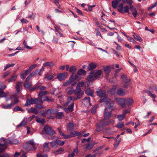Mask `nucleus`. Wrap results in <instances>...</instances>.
I'll use <instances>...</instances> for the list:
<instances>
[{
    "instance_id": "20e7f679",
    "label": "nucleus",
    "mask_w": 157,
    "mask_h": 157,
    "mask_svg": "<svg viewBox=\"0 0 157 157\" xmlns=\"http://www.w3.org/2000/svg\"><path fill=\"white\" fill-rule=\"evenodd\" d=\"M113 122H114V121L112 120H110L107 121H106L105 120H103L100 121L98 125V126L97 132H99L101 130V129L99 128L100 127L102 128L104 126L108 125L111 123Z\"/></svg>"
},
{
    "instance_id": "393cba45",
    "label": "nucleus",
    "mask_w": 157,
    "mask_h": 157,
    "mask_svg": "<svg viewBox=\"0 0 157 157\" xmlns=\"http://www.w3.org/2000/svg\"><path fill=\"white\" fill-rule=\"evenodd\" d=\"M29 72L27 70L24 71L20 75V76L21 78L24 79L26 76L28 75Z\"/></svg>"
},
{
    "instance_id": "423d86ee",
    "label": "nucleus",
    "mask_w": 157,
    "mask_h": 157,
    "mask_svg": "<svg viewBox=\"0 0 157 157\" xmlns=\"http://www.w3.org/2000/svg\"><path fill=\"white\" fill-rule=\"evenodd\" d=\"M58 130L59 132L60 135L63 136V138L65 139H67L71 137H74L75 136V131L71 132L70 133V135H66L59 128H58Z\"/></svg>"
},
{
    "instance_id": "c03bdc74",
    "label": "nucleus",
    "mask_w": 157,
    "mask_h": 157,
    "mask_svg": "<svg viewBox=\"0 0 157 157\" xmlns=\"http://www.w3.org/2000/svg\"><path fill=\"white\" fill-rule=\"evenodd\" d=\"M84 82H81L78 83L76 88L81 89L80 87L83 86L84 84Z\"/></svg>"
},
{
    "instance_id": "5fc2aeb1",
    "label": "nucleus",
    "mask_w": 157,
    "mask_h": 157,
    "mask_svg": "<svg viewBox=\"0 0 157 157\" xmlns=\"http://www.w3.org/2000/svg\"><path fill=\"white\" fill-rule=\"evenodd\" d=\"M24 87L26 88L29 89L32 86V84L28 82L24 84Z\"/></svg>"
},
{
    "instance_id": "4d7b16f0",
    "label": "nucleus",
    "mask_w": 157,
    "mask_h": 157,
    "mask_svg": "<svg viewBox=\"0 0 157 157\" xmlns=\"http://www.w3.org/2000/svg\"><path fill=\"white\" fill-rule=\"evenodd\" d=\"M36 64L33 65L32 66H30L29 68V69L27 70L30 73L33 68H34L36 67Z\"/></svg>"
},
{
    "instance_id": "2eb2a0df",
    "label": "nucleus",
    "mask_w": 157,
    "mask_h": 157,
    "mask_svg": "<svg viewBox=\"0 0 157 157\" xmlns=\"http://www.w3.org/2000/svg\"><path fill=\"white\" fill-rule=\"evenodd\" d=\"M3 141H4V144H0V153L4 151L7 147L6 145V144H7V141L4 139H3Z\"/></svg>"
},
{
    "instance_id": "0e129e2a",
    "label": "nucleus",
    "mask_w": 157,
    "mask_h": 157,
    "mask_svg": "<svg viewBox=\"0 0 157 157\" xmlns=\"http://www.w3.org/2000/svg\"><path fill=\"white\" fill-rule=\"evenodd\" d=\"M74 103H72L71 105L67 108L70 111H72L73 109Z\"/></svg>"
},
{
    "instance_id": "680f3d73",
    "label": "nucleus",
    "mask_w": 157,
    "mask_h": 157,
    "mask_svg": "<svg viewBox=\"0 0 157 157\" xmlns=\"http://www.w3.org/2000/svg\"><path fill=\"white\" fill-rule=\"evenodd\" d=\"M23 44L25 46V48H26L27 49L30 50L32 49V47L28 46L26 42L25 41H23Z\"/></svg>"
},
{
    "instance_id": "774afa93",
    "label": "nucleus",
    "mask_w": 157,
    "mask_h": 157,
    "mask_svg": "<svg viewBox=\"0 0 157 157\" xmlns=\"http://www.w3.org/2000/svg\"><path fill=\"white\" fill-rule=\"evenodd\" d=\"M21 21L22 23H27L29 22V21L27 20L24 18H22L21 19Z\"/></svg>"
},
{
    "instance_id": "6e6552de",
    "label": "nucleus",
    "mask_w": 157,
    "mask_h": 157,
    "mask_svg": "<svg viewBox=\"0 0 157 157\" xmlns=\"http://www.w3.org/2000/svg\"><path fill=\"white\" fill-rule=\"evenodd\" d=\"M45 132L50 135H52L55 133V132L48 125H45L44 128Z\"/></svg>"
},
{
    "instance_id": "5701e85b",
    "label": "nucleus",
    "mask_w": 157,
    "mask_h": 157,
    "mask_svg": "<svg viewBox=\"0 0 157 157\" xmlns=\"http://www.w3.org/2000/svg\"><path fill=\"white\" fill-rule=\"evenodd\" d=\"M125 93V90L121 88L118 89L117 91V94L119 95L123 96Z\"/></svg>"
},
{
    "instance_id": "de8ad7c7",
    "label": "nucleus",
    "mask_w": 157,
    "mask_h": 157,
    "mask_svg": "<svg viewBox=\"0 0 157 157\" xmlns=\"http://www.w3.org/2000/svg\"><path fill=\"white\" fill-rule=\"evenodd\" d=\"M57 144L60 146H63L65 142L64 141L61 140H56V141Z\"/></svg>"
},
{
    "instance_id": "e433bc0d",
    "label": "nucleus",
    "mask_w": 157,
    "mask_h": 157,
    "mask_svg": "<svg viewBox=\"0 0 157 157\" xmlns=\"http://www.w3.org/2000/svg\"><path fill=\"white\" fill-rule=\"evenodd\" d=\"M17 76L18 75L16 74H14L12 75L9 79L8 80L9 82H10L15 80L16 79Z\"/></svg>"
},
{
    "instance_id": "a18cd8bd",
    "label": "nucleus",
    "mask_w": 157,
    "mask_h": 157,
    "mask_svg": "<svg viewBox=\"0 0 157 157\" xmlns=\"http://www.w3.org/2000/svg\"><path fill=\"white\" fill-rule=\"evenodd\" d=\"M6 94L4 92L1 88H0V97L1 98L6 97Z\"/></svg>"
},
{
    "instance_id": "052dcab7",
    "label": "nucleus",
    "mask_w": 157,
    "mask_h": 157,
    "mask_svg": "<svg viewBox=\"0 0 157 157\" xmlns=\"http://www.w3.org/2000/svg\"><path fill=\"white\" fill-rule=\"evenodd\" d=\"M54 27L55 29V31L57 32V33L60 32V31L61 30L60 27L59 26L55 25Z\"/></svg>"
},
{
    "instance_id": "6e6d98bb",
    "label": "nucleus",
    "mask_w": 157,
    "mask_h": 157,
    "mask_svg": "<svg viewBox=\"0 0 157 157\" xmlns=\"http://www.w3.org/2000/svg\"><path fill=\"white\" fill-rule=\"evenodd\" d=\"M112 6L114 9H116L117 8V7L118 4L117 2L116 1H112Z\"/></svg>"
},
{
    "instance_id": "338daca9",
    "label": "nucleus",
    "mask_w": 157,
    "mask_h": 157,
    "mask_svg": "<svg viewBox=\"0 0 157 157\" xmlns=\"http://www.w3.org/2000/svg\"><path fill=\"white\" fill-rule=\"evenodd\" d=\"M95 31H96V34L97 36L99 35L100 36H101V37H102V36L101 34V33L99 31V30L98 29H95Z\"/></svg>"
},
{
    "instance_id": "8fccbe9b",
    "label": "nucleus",
    "mask_w": 157,
    "mask_h": 157,
    "mask_svg": "<svg viewBox=\"0 0 157 157\" xmlns=\"http://www.w3.org/2000/svg\"><path fill=\"white\" fill-rule=\"evenodd\" d=\"M50 144L51 147L53 148H56L57 147V146L56 145V143L55 141H53L50 143Z\"/></svg>"
},
{
    "instance_id": "09e8293b",
    "label": "nucleus",
    "mask_w": 157,
    "mask_h": 157,
    "mask_svg": "<svg viewBox=\"0 0 157 157\" xmlns=\"http://www.w3.org/2000/svg\"><path fill=\"white\" fill-rule=\"evenodd\" d=\"M116 88L115 86H113L110 90L109 92L111 95H114L115 92Z\"/></svg>"
},
{
    "instance_id": "bb28decb",
    "label": "nucleus",
    "mask_w": 157,
    "mask_h": 157,
    "mask_svg": "<svg viewBox=\"0 0 157 157\" xmlns=\"http://www.w3.org/2000/svg\"><path fill=\"white\" fill-rule=\"evenodd\" d=\"M133 36L134 39L137 41L141 42H143V40L142 38L137 34L134 33V35Z\"/></svg>"
},
{
    "instance_id": "9b49d317",
    "label": "nucleus",
    "mask_w": 157,
    "mask_h": 157,
    "mask_svg": "<svg viewBox=\"0 0 157 157\" xmlns=\"http://www.w3.org/2000/svg\"><path fill=\"white\" fill-rule=\"evenodd\" d=\"M48 93V92L47 91H40L39 92L38 95L39 97L38 98L39 99V103H42L43 102L42 99V97L46 95Z\"/></svg>"
},
{
    "instance_id": "a19ab883",
    "label": "nucleus",
    "mask_w": 157,
    "mask_h": 157,
    "mask_svg": "<svg viewBox=\"0 0 157 157\" xmlns=\"http://www.w3.org/2000/svg\"><path fill=\"white\" fill-rule=\"evenodd\" d=\"M117 118L119 121L122 120L125 117V115L122 113L121 114L117 116Z\"/></svg>"
},
{
    "instance_id": "4468645a",
    "label": "nucleus",
    "mask_w": 157,
    "mask_h": 157,
    "mask_svg": "<svg viewBox=\"0 0 157 157\" xmlns=\"http://www.w3.org/2000/svg\"><path fill=\"white\" fill-rule=\"evenodd\" d=\"M89 97H86L82 100V103L86 106L89 107L90 105Z\"/></svg>"
},
{
    "instance_id": "b1692460",
    "label": "nucleus",
    "mask_w": 157,
    "mask_h": 157,
    "mask_svg": "<svg viewBox=\"0 0 157 157\" xmlns=\"http://www.w3.org/2000/svg\"><path fill=\"white\" fill-rule=\"evenodd\" d=\"M43 66L45 67L49 66L51 67H52L54 65V64L52 61L47 62L43 63Z\"/></svg>"
},
{
    "instance_id": "c9c22d12",
    "label": "nucleus",
    "mask_w": 157,
    "mask_h": 157,
    "mask_svg": "<svg viewBox=\"0 0 157 157\" xmlns=\"http://www.w3.org/2000/svg\"><path fill=\"white\" fill-rule=\"evenodd\" d=\"M85 93L88 95L93 97L94 96L93 91L89 89H87L86 90Z\"/></svg>"
},
{
    "instance_id": "f257e3e1",
    "label": "nucleus",
    "mask_w": 157,
    "mask_h": 157,
    "mask_svg": "<svg viewBox=\"0 0 157 157\" xmlns=\"http://www.w3.org/2000/svg\"><path fill=\"white\" fill-rule=\"evenodd\" d=\"M106 103V108L104 113V117L105 119H109L112 116L111 112L113 110V107L114 105L113 101H107Z\"/></svg>"
},
{
    "instance_id": "1a4fd4ad",
    "label": "nucleus",
    "mask_w": 157,
    "mask_h": 157,
    "mask_svg": "<svg viewBox=\"0 0 157 157\" xmlns=\"http://www.w3.org/2000/svg\"><path fill=\"white\" fill-rule=\"evenodd\" d=\"M74 94L76 98L79 99L84 94V92L81 90V89L76 88L75 90Z\"/></svg>"
},
{
    "instance_id": "bf43d9fd",
    "label": "nucleus",
    "mask_w": 157,
    "mask_h": 157,
    "mask_svg": "<svg viewBox=\"0 0 157 157\" xmlns=\"http://www.w3.org/2000/svg\"><path fill=\"white\" fill-rule=\"evenodd\" d=\"M124 124L122 122H119L117 125V127L118 128H121L123 127Z\"/></svg>"
},
{
    "instance_id": "ddd939ff",
    "label": "nucleus",
    "mask_w": 157,
    "mask_h": 157,
    "mask_svg": "<svg viewBox=\"0 0 157 157\" xmlns=\"http://www.w3.org/2000/svg\"><path fill=\"white\" fill-rule=\"evenodd\" d=\"M86 71L82 69H79L77 73L74 76V79H77L78 75H85L86 74Z\"/></svg>"
},
{
    "instance_id": "49530a36",
    "label": "nucleus",
    "mask_w": 157,
    "mask_h": 157,
    "mask_svg": "<svg viewBox=\"0 0 157 157\" xmlns=\"http://www.w3.org/2000/svg\"><path fill=\"white\" fill-rule=\"evenodd\" d=\"M13 110L15 111H21L22 112H24V110L21 108L20 107L18 106H16L13 109Z\"/></svg>"
},
{
    "instance_id": "69168bd1",
    "label": "nucleus",
    "mask_w": 157,
    "mask_h": 157,
    "mask_svg": "<svg viewBox=\"0 0 157 157\" xmlns=\"http://www.w3.org/2000/svg\"><path fill=\"white\" fill-rule=\"evenodd\" d=\"M93 146L94 145L89 144L87 145L86 148L88 149H90L92 148Z\"/></svg>"
},
{
    "instance_id": "79ce46f5",
    "label": "nucleus",
    "mask_w": 157,
    "mask_h": 157,
    "mask_svg": "<svg viewBox=\"0 0 157 157\" xmlns=\"http://www.w3.org/2000/svg\"><path fill=\"white\" fill-rule=\"evenodd\" d=\"M15 65L14 63L7 64L5 67L4 71H5L7 68L10 67H13Z\"/></svg>"
},
{
    "instance_id": "37998d69",
    "label": "nucleus",
    "mask_w": 157,
    "mask_h": 157,
    "mask_svg": "<svg viewBox=\"0 0 157 157\" xmlns=\"http://www.w3.org/2000/svg\"><path fill=\"white\" fill-rule=\"evenodd\" d=\"M36 155L37 157H48V155L46 154H44L42 152L37 153Z\"/></svg>"
},
{
    "instance_id": "6ab92c4d",
    "label": "nucleus",
    "mask_w": 157,
    "mask_h": 157,
    "mask_svg": "<svg viewBox=\"0 0 157 157\" xmlns=\"http://www.w3.org/2000/svg\"><path fill=\"white\" fill-rule=\"evenodd\" d=\"M97 67V65L94 63H91L88 65L87 69L90 71L95 69Z\"/></svg>"
},
{
    "instance_id": "f03ea898",
    "label": "nucleus",
    "mask_w": 157,
    "mask_h": 157,
    "mask_svg": "<svg viewBox=\"0 0 157 157\" xmlns=\"http://www.w3.org/2000/svg\"><path fill=\"white\" fill-rule=\"evenodd\" d=\"M102 73V71L100 70L91 71L90 72L87 79L89 81H92L95 79L99 78Z\"/></svg>"
},
{
    "instance_id": "4c0bfd02",
    "label": "nucleus",
    "mask_w": 157,
    "mask_h": 157,
    "mask_svg": "<svg viewBox=\"0 0 157 157\" xmlns=\"http://www.w3.org/2000/svg\"><path fill=\"white\" fill-rule=\"evenodd\" d=\"M64 151V150L62 148H60L58 150H57L56 151H54L53 152V153L56 155H57L58 154H61L63 153Z\"/></svg>"
},
{
    "instance_id": "dca6fc26",
    "label": "nucleus",
    "mask_w": 157,
    "mask_h": 157,
    "mask_svg": "<svg viewBox=\"0 0 157 157\" xmlns=\"http://www.w3.org/2000/svg\"><path fill=\"white\" fill-rule=\"evenodd\" d=\"M68 75L67 73H64L59 74L57 76V78L60 81L64 80Z\"/></svg>"
},
{
    "instance_id": "c756f323",
    "label": "nucleus",
    "mask_w": 157,
    "mask_h": 157,
    "mask_svg": "<svg viewBox=\"0 0 157 157\" xmlns=\"http://www.w3.org/2000/svg\"><path fill=\"white\" fill-rule=\"evenodd\" d=\"M55 74H50L49 73H47L45 75V78L47 79L48 80H49L53 78L55 76Z\"/></svg>"
},
{
    "instance_id": "f8f14e48",
    "label": "nucleus",
    "mask_w": 157,
    "mask_h": 157,
    "mask_svg": "<svg viewBox=\"0 0 157 157\" xmlns=\"http://www.w3.org/2000/svg\"><path fill=\"white\" fill-rule=\"evenodd\" d=\"M22 82L21 81L18 82H16L15 88L17 92L21 91L22 88Z\"/></svg>"
},
{
    "instance_id": "39448f33",
    "label": "nucleus",
    "mask_w": 157,
    "mask_h": 157,
    "mask_svg": "<svg viewBox=\"0 0 157 157\" xmlns=\"http://www.w3.org/2000/svg\"><path fill=\"white\" fill-rule=\"evenodd\" d=\"M123 4L122 3H121L119 5L118 7V11L122 13H129V7L128 6H126L123 7Z\"/></svg>"
},
{
    "instance_id": "f704fd0d",
    "label": "nucleus",
    "mask_w": 157,
    "mask_h": 157,
    "mask_svg": "<svg viewBox=\"0 0 157 157\" xmlns=\"http://www.w3.org/2000/svg\"><path fill=\"white\" fill-rule=\"evenodd\" d=\"M125 102H126V105H132L133 103V101L131 98L125 99Z\"/></svg>"
},
{
    "instance_id": "2f4dec72",
    "label": "nucleus",
    "mask_w": 157,
    "mask_h": 157,
    "mask_svg": "<svg viewBox=\"0 0 157 157\" xmlns=\"http://www.w3.org/2000/svg\"><path fill=\"white\" fill-rule=\"evenodd\" d=\"M13 103H11L10 104H7L6 105H2V107L4 109H10L13 106Z\"/></svg>"
},
{
    "instance_id": "412c9836",
    "label": "nucleus",
    "mask_w": 157,
    "mask_h": 157,
    "mask_svg": "<svg viewBox=\"0 0 157 157\" xmlns=\"http://www.w3.org/2000/svg\"><path fill=\"white\" fill-rule=\"evenodd\" d=\"M66 90L67 94L69 95L72 94L73 93H74L75 91L73 87L67 88L66 89Z\"/></svg>"
},
{
    "instance_id": "c85d7f7f",
    "label": "nucleus",
    "mask_w": 157,
    "mask_h": 157,
    "mask_svg": "<svg viewBox=\"0 0 157 157\" xmlns=\"http://www.w3.org/2000/svg\"><path fill=\"white\" fill-rule=\"evenodd\" d=\"M28 112L29 113H33L36 114L38 112V110L36 108L32 107L29 110Z\"/></svg>"
},
{
    "instance_id": "473e14b6",
    "label": "nucleus",
    "mask_w": 157,
    "mask_h": 157,
    "mask_svg": "<svg viewBox=\"0 0 157 157\" xmlns=\"http://www.w3.org/2000/svg\"><path fill=\"white\" fill-rule=\"evenodd\" d=\"M27 143L28 145L32 146L34 150H35L36 148L35 147V143L34 142L33 140H32L28 141Z\"/></svg>"
},
{
    "instance_id": "7ed1b4c3",
    "label": "nucleus",
    "mask_w": 157,
    "mask_h": 157,
    "mask_svg": "<svg viewBox=\"0 0 157 157\" xmlns=\"http://www.w3.org/2000/svg\"><path fill=\"white\" fill-rule=\"evenodd\" d=\"M97 94L101 98H103L100 99L99 102L100 103L104 102L106 103H107V101H113L112 100H110L107 97V95L105 94V91H104L102 90H99L97 91Z\"/></svg>"
},
{
    "instance_id": "603ef678",
    "label": "nucleus",
    "mask_w": 157,
    "mask_h": 157,
    "mask_svg": "<svg viewBox=\"0 0 157 157\" xmlns=\"http://www.w3.org/2000/svg\"><path fill=\"white\" fill-rule=\"evenodd\" d=\"M26 124V122L24 119L19 124L17 125V127H19L22 126H24Z\"/></svg>"
},
{
    "instance_id": "7c9ffc66",
    "label": "nucleus",
    "mask_w": 157,
    "mask_h": 157,
    "mask_svg": "<svg viewBox=\"0 0 157 157\" xmlns=\"http://www.w3.org/2000/svg\"><path fill=\"white\" fill-rule=\"evenodd\" d=\"M104 71L105 73L106 76H108L109 73L110 72V66H108L104 68Z\"/></svg>"
},
{
    "instance_id": "a878e982",
    "label": "nucleus",
    "mask_w": 157,
    "mask_h": 157,
    "mask_svg": "<svg viewBox=\"0 0 157 157\" xmlns=\"http://www.w3.org/2000/svg\"><path fill=\"white\" fill-rule=\"evenodd\" d=\"M74 128V125L73 123H70L67 126V130L68 131H70L73 130Z\"/></svg>"
},
{
    "instance_id": "ea45409f",
    "label": "nucleus",
    "mask_w": 157,
    "mask_h": 157,
    "mask_svg": "<svg viewBox=\"0 0 157 157\" xmlns=\"http://www.w3.org/2000/svg\"><path fill=\"white\" fill-rule=\"evenodd\" d=\"M7 143H9L10 144H17L19 143V141L17 139H14L12 141H9L7 142Z\"/></svg>"
},
{
    "instance_id": "0eeeda50",
    "label": "nucleus",
    "mask_w": 157,
    "mask_h": 157,
    "mask_svg": "<svg viewBox=\"0 0 157 157\" xmlns=\"http://www.w3.org/2000/svg\"><path fill=\"white\" fill-rule=\"evenodd\" d=\"M39 103L38 98H28L27 99L25 106H28L34 104Z\"/></svg>"
},
{
    "instance_id": "a211bd4d",
    "label": "nucleus",
    "mask_w": 157,
    "mask_h": 157,
    "mask_svg": "<svg viewBox=\"0 0 157 157\" xmlns=\"http://www.w3.org/2000/svg\"><path fill=\"white\" fill-rule=\"evenodd\" d=\"M57 110L56 109L55 110V113H56V117L59 119H61L63 118L64 117L63 112H57Z\"/></svg>"
},
{
    "instance_id": "aec40b11",
    "label": "nucleus",
    "mask_w": 157,
    "mask_h": 157,
    "mask_svg": "<svg viewBox=\"0 0 157 157\" xmlns=\"http://www.w3.org/2000/svg\"><path fill=\"white\" fill-rule=\"evenodd\" d=\"M75 80V79H74V77H72V76H71L69 78V80L63 83V85L65 86H67L71 84L72 82Z\"/></svg>"
},
{
    "instance_id": "864d4df0",
    "label": "nucleus",
    "mask_w": 157,
    "mask_h": 157,
    "mask_svg": "<svg viewBox=\"0 0 157 157\" xmlns=\"http://www.w3.org/2000/svg\"><path fill=\"white\" fill-rule=\"evenodd\" d=\"M44 99L43 100L44 102L46 100L48 101H51L53 102L54 101V99H51L50 98H48L47 97H46L45 98H44Z\"/></svg>"
},
{
    "instance_id": "3c124183",
    "label": "nucleus",
    "mask_w": 157,
    "mask_h": 157,
    "mask_svg": "<svg viewBox=\"0 0 157 157\" xmlns=\"http://www.w3.org/2000/svg\"><path fill=\"white\" fill-rule=\"evenodd\" d=\"M72 98L71 97H70L68 98L67 101L66 103H64L63 104V105L65 106H67L70 103L71 101L72 100Z\"/></svg>"
},
{
    "instance_id": "4be33fe9",
    "label": "nucleus",
    "mask_w": 157,
    "mask_h": 157,
    "mask_svg": "<svg viewBox=\"0 0 157 157\" xmlns=\"http://www.w3.org/2000/svg\"><path fill=\"white\" fill-rule=\"evenodd\" d=\"M49 143H45L43 145V149L44 151L47 152L50 150V148L48 146Z\"/></svg>"
},
{
    "instance_id": "13d9d810",
    "label": "nucleus",
    "mask_w": 157,
    "mask_h": 157,
    "mask_svg": "<svg viewBox=\"0 0 157 157\" xmlns=\"http://www.w3.org/2000/svg\"><path fill=\"white\" fill-rule=\"evenodd\" d=\"M29 145H30L28 144V145L27 146H25V149L26 150H27L28 151H33V150H34L33 149V148H32V147H30Z\"/></svg>"
},
{
    "instance_id": "9d476101",
    "label": "nucleus",
    "mask_w": 157,
    "mask_h": 157,
    "mask_svg": "<svg viewBox=\"0 0 157 157\" xmlns=\"http://www.w3.org/2000/svg\"><path fill=\"white\" fill-rule=\"evenodd\" d=\"M115 100L123 108L126 107L125 104V99L120 98H116Z\"/></svg>"
},
{
    "instance_id": "cd10ccee",
    "label": "nucleus",
    "mask_w": 157,
    "mask_h": 157,
    "mask_svg": "<svg viewBox=\"0 0 157 157\" xmlns=\"http://www.w3.org/2000/svg\"><path fill=\"white\" fill-rule=\"evenodd\" d=\"M14 98V101L11 103H13V106L15 104L19 102L18 98L16 97L15 95H13L10 96V99H11L12 98Z\"/></svg>"
},
{
    "instance_id": "f3484780",
    "label": "nucleus",
    "mask_w": 157,
    "mask_h": 157,
    "mask_svg": "<svg viewBox=\"0 0 157 157\" xmlns=\"http://www.w3.org/2000/svg\"><path fill=\"white\" fill-rule=\"evenodd\" d=\"M77 68L74 66H71L69 70L70 72L71 73L72 75L71 76H72L73 77L74 74L75 73Z\"/></svg>"
},
{
    "instance_id": "e2e57ef3",
    "label": "nucleus",
    "mask_w": 157,
    "mask_h": 157,
    "mask_svg": "<svg viewBox=\"0 0 157 157\" xmlns=\"http://www.w3.org/2000/svg\"><path fill=\"white\" fill-rule=\"evenodd\" d=\"M52 112V109H50L48 110H46L45 111V112L47 115H49Z\"/></svg>"
},
{
    "instance_id": "72a5a7b5",
    "label": "nucleus",
    "mask_w": 157,
    "mask_h": 157,
    "mask_svg": "<svg viewBox=\"0 0 157 157\" xmlns=\"http://www.w3.org/2000/svg\"><path fill=\"white\" fill-rule=\"evenodd\" d=\"M36 121L38 123H40L41 124H44L45 123V121L44 119H41L39 116L36 117Z\"/></svg>"
},
{
    "instance_id": "58836bf2",
    "label": "nucleus",
    "mask_w": 157,
    "mask_h": 157,
    "mask_svg": "<svg viewBox=\"0 0 157 157\" xmlns=\"http://www.w3.org/2000/svg\"><path fill=\"white\" fill-rule=\"evenodd\" d=\"M146 92L149 96H150L151 98H155L156 97V95L151 93V92L149 90H147L146 91Z\"/></svg>"
}]
</instances>
